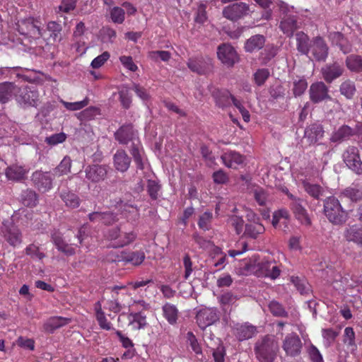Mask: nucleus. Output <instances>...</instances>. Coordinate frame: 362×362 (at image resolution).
Returning <instances> with one entry per match:
<instances>
[{
	"label": "nucleus",
	"mask_w": 362,
	"mask_h": 362,
	"mask_svg": "<svg viewBox=\"0 0 362 362\" xmlns=\"http://www.w3.org/2000/svg\"><path fill=\"white\" fill-rule=\"evenodd\" d=\"M187 65L192 72L199 75L208 74L211 71L213 67L211 59L202 56L189 58Z\"/></svg>",
	"instance_id": "9b49d317"
},
{
	"label": "nucleus",
	"mask_w": 362,
	"mask_h": 362,
	"mask_svg": "<svg viewBox=\"0 0 362 362\" xmlns=\"http://www.w3.org/2000/svg\"><path fill=\"white\" fill-rule=\"evenodd\" d=\"M200 151L208 166L211 167L215 164V157L212 155V152L207 146L204 144L202 145Z\"/></svg>",
	"instance_id": "680f3d73"
},
{
	"label": "nucleus",
	"mask_w": 362,
	"mask_h": 362,
	"mask_svg": "<svg viewBox=\"0 0 362 362\" xmlns=\"http://www.w3.org/2000/svg\"><path fill=\"white\" fill-rule=\"evenodd\" d=\"M323 214L327 220L335 226H342L348 220V213L334 196L323 199Z\"/></svg>",
	"instance_id": "7ed1b4c3"
},
{
	"label": "nucleus",
	"mask_w": 362,
	"mask_h": 362,
	"mask_svg": "<svg viewBox=\"0 0 362 362\" xmlns=\"http://www.w3.org/2000/svg\"><path fill=\"white\" fill-rule=\"evenodd\" d=\"M125 264L130 263L134 266L140 265L145 259V254L142 251L127 252L124 257Z\"/></svg>",
	"instance_id": "a19ab883"
},
{
	"label": "nucleus",
	"mask_w": 362,
	"mask_h": 362,
	"mask_svg": "<svg viewBox=\"0 0 362 362\" xmlns=\"http://www.w3.org/2000/svg\"><path fill=\"white\" fill-rule=\"evenodd\" d=\"M115 139L122 145L131 143L129 153L132 155L137 169L143 170V148L139 139L138 131L132 123L122 124L114 134Z\"/></svg>",
	"instance_id": "f257e3e1"
},
{
	"label": "nucleus",
	"mask_w": 362,
	"mask_h": 362,
	"mask_svg": "<svg viewBox=\"0 0 362 362\" xmlns=\"http://www.w3.org/2000/svg\"><path fill=\"white\" fill-rule=\"evenodd\" d=\"M307 352L312 362H323V358L318 349L313 344L307 348Z\"/></svg>",
	"instance_id": "052dcab7"
},
{
	"label": "nucleus",
	"mask_w": 362,
	"mask_h": 362,
	"mask_svg": "<svg viewBox=\"0 0 362 362\" xmlns=\"http://www.w3.org/2000/svg\"><path fill=\"white\" fill-rule=\"evenodd\" d=\"M212 218L213 214L211 211H205L199 216L198 221L199 227L204 230H209L211 228Z\"/></svg>",
	"instance_id": "5fc2aeb1"
},
{
	"label": "nucleus",
	"mask_w": 362,
	"mask_h": 362,
	"mask_svg": "<svg viewBox=\"0 0 362 362\" xmlns=\"http://www.w3.org/2000/svg\"><path fill=\"white\" fill-rule=\"evenodd\" d=\"M343 236L348 242H352L362 247V226L354 224L345 228Z\"/></svg>",
	"instance_id": "aec40b11"
},
{
	"label": "nucleus",
	"mask_w": 362,
	"mask_h": 362,
	"mask_svg": "<svg viewBox=\"0 0 362 362\" xmlns=\"http://www.w3.org/2000/svg\"><path fill=\"white\" fill-rule=\"evenodd\" d=\"M303 187L305 191L314 199H320L321 197L325 195V190L320 185L305 182Z\"/></svg>",
	"instance_id": "ea45409f"
},
{
	"label": "nucleus",
	"mask_w": 362,
	"mask_h": 362,
	"mask_svg": "<svg viewBox=\"0 0 362 362\" xmlns=\"http://www.w3.org/2000/svg\"><path fill=\"white\" fill-rule=\"evenodd\" d=\"M277 54V49L274 46H267L263 52H261V57L264 64H267Z\"/></svg>",
	"instance_id": "e2e57ef3"
},
{
	"label": "nucleus",
	"mask_w": 362,
	"mask_h": 362,
	"mask_svg": "<svg viewBox=\"0 0 362 362\" xmlns=\"http://www.w3.org/2000/svg\"><path fill=\"white\" fill-rule=\"evenodd\" d=\"M118 238L117 242L113 245V247H122L130 244L136 239V234L133 231H122Z\"/></svg>",
	"instance_id": "37998d69"
},
{
	"label": "nucleus",
	"mask_w": 362,
	"mask_h": 362,
	"mask_svg": "<svg viewBox=\"0 0 362 362\" xmlns=\"http://www.w3.org/2000/svg\"><path fill=\"white\" fill-rule=\"evenodd\" d=\"M279 350V343L272 335L259 337L254 345L255 357L259 362H274Z\"/></svg>",
	"instance_id": "f03ea898"
},
{
	"label": "nucleus",
	"mask_w": 362,
	"mask_h": 362,
	"mask_svg": "<svg viewBox=\"0 0 362 362\" xmlns=\"http://www.w3.org/2000/svg\"><path fill=\"white\" fill-rule=\"evenodd\" d=\"M353 129L347 125H343L337 131L333 133L331 137L332 142H341L354 135Z\"/></svg>",
	"instance_id": "c9c22d12"
},
{
	"label": "nucleus",
	"mask_w": 362,
	"mask_h": 362,
	"mask_svg": "<svg viewBox=\"0 0 362 362\" xmlns=\"http://www.w3.org/2000/svg\"><path fill=\"white\" fill-rule=\"evenodd\" d=\"M251 12H253V10H251L249 4L245 2H238L224 7L222 14L228 20L237 21Z\"/></svg>",
	"instance_id": "39448f33"
},
{
	"label": "nucleus",
	"mask_w": 362,
	"mask_h": 362,
	"mask_svg": "<svg viewBox=\"0 0 362 362\" xmlns=\"http://www.w3.org/2000/svg\"><path fill=\"white\" fill-rule=\"evenodd\" d=\"M344 72L343 64L337 61L327 63L321 69L322 78L328 83L341 77Z\"/></svg>",
	"instance_id": "f8f14e48"
},
{
	"label": "nucleus",
	"mask_w": 362,
	"mask_h": 362,
	"mask_svg": "<svg viewBox=\"0 0 362 362\" xmlns=\"http://www.w3.org/2000/svg\"><path fill=\"white\" fill-rule=\"evenodd\" d=\"M282 348L287 356L296 357L301 353L303 343L299 336L292 332L287 334L283 340Z\"/></svg>",
	"instance_id": "6e6552de"
},
{
	"label": "nucleus",
	"mask_w": 362,
	"mask_h": 362,
	"mask_svg": "<svg viewBox=\"0 0 362 362\" xmlns=\"http://www.w3.org/2000/svg\"><path fill=\"white\" fill-rule=\"evenodd\" d=\"M206 346L212 351V355L215 362H225L224 357L226 355V351L219 339H216L214 345L211 344L210 341L206 340Z\"/></svg>",
	"instance_id": "bb28decb"
},
{
	"label": "nucleus",
	"mask_w": 362,
	"mask_h": 362,
	"mask_svg": "<svg viewBox=\"0 0 362 362\" xmlns=\"http://www.w3.org/2000/svg\"><path fill=\"white\" fill-rule=\"evenodd\" d=\"M345 64L351 72L361 73L362 71V57L355 54H349L346 57Z\"/></svg>",
	"instance_id": "7c9ffc66"
},
{
	"label": "nucleus",
	"mask_w": 362,
	"mask_h": 362,
	"mask_svg": "<svg viewBox=\"0 0 362 362\" xmlns=\"http://www.w3.org/2000/svg\"><path fill=\"white\" fill-rule=\"evenodd\" d=\"M99 115H100V110L98 107L90 106L79 113V118L81 120H91Z\"/></svg>",
	"instance_id": "3c124183"
},
{
	"label": "nucleus",
	"mask_w": 362,
	"mask_h": 362,
	"mask_svg": "<svg viewBox=\"0 0 362 362\" xmlns=\"http://www.w3.org/2000/svg\"><path fill=\"white\" fill-rule=\"evenodd\" d=\"M17 86L13 82L0 83V103L6 104L12 100L17 93Z\"/></svg>",
	"instance_id": "412c9836"
},
{
	"label": "nucleus",
	"mask_w": 362,
	"mask_h": 362,
	"mask_svg": "<svg viewBox=\"0 0 362 362\" xmlns=\"http://www.w3.org/2000/svg\"><path fill=\"white\" fill-rule=\"evenodd\" d=\"M296 48L301 54L308 55L310 52V40L309 37L303 32H298L296 34Z\"/></svg>",
	"instance_id": "c85d7f7f"
},
{
	"label": "nucleus",
	"mask_w": 362,
	"mask_h": 362,
	"mask_svg": "<svg viewBox=\"0 0 362 362\" xmlns=\"http://www.w3.org/2000/svg\"><path fill=\"white\" fill-rule=\"evenodd\" d=\"M77 0H62L61 4L59 6V10L64 13H69L75 9Z\"/></svg>",
	"instance_id": "774afa93"
},
{
	"label": "nucleus",
	"mask_w": 362,
	"mask_h": 362,
	"mask_svg": "<svg viewBox=\"0 0 362 362\" xmlns=\"http://www.w3.org/2000/svg\"><path fill=\"white\" fill-rule=\"evenodd\" d=\"M324 134L323 128L320 124H312L305 130V136L311 144L316 143Z\"/></svg>",
	"instance_id": "2f4dec72"
},
{
	"label": "nucleus",
	"mask_w": 362,
	"mask_h": 362,
	"mask_svg": "<svg viewBox=\"0 0 362 362\" xmlns=\"http://www.w3.org/2000/svg\"><path fill=\"white\" fill-rule=\"evenodd\" d=\"M217 56L218 59L228 67L233 66L238 62L235 49L228 43H223L218 47Z\"/></svg>",
	"instance_id": "ddd939ff"
},
{
	"label": "nucleus",
	"mask_w": 362,
	"mask_h": 362,
	"mask_svg": "<svg viewBox=\"0 0 362 362\" xmlns=\"http://www.w3.org/2000/svg\"><path fill=\"white\" fill-rule=\"evenodd\" d=\"M269 76V71L267 69H259L254 74V80L258 86H262Z\"/></svg>",
	"instance_id": "bf43d9fd"
},
{
	"label": "nucleus",
	"mask_w": 362,
	"mask_h": 362,
	"mask_svg": "<svg viewBox=\"0 0 362 362\" xmlns=\"http://www.w3.org/2000/svg\"><path fill=\"white\" fill-rule=\"evenodd\" d=\"M162 310L163 315L169 324L175 325L177 323L178 310L175 305L167 303L163 306Z\"/></svg>",
	"instance_id": "f704fd0d"
},
{
	"label": "nucleus",
	"mask_w": 362,
	"mask_h": 362,
	"mask_svg": "<svg viewBox=\"0 0 362 362\" xmlns=\"http://www.w3.org/2000/svg\"><path fill=\"white\" fill-rule=\"evenodd\" d=\"M21 201L28 207H34L37 204L38 195L34 190L27 189L22 192Z\"/></svg>",
	"instance_id": "e433bc0d"
},
{
	"label": "nucleus",
	"mask_w": 362,
	"mask_h": 362,
	"mask_svg": "<svg viewBox=\"0 0 362 362\" xmlns=\"http://www.w3.org/2000/svg\"><path fill=\"white\" fill-rule=\"evenodd\" d=\"M265 43V38L262 35H255L250 37L245 44V51L253 52L261 49Z\"/></svg>",
	"instance_id": "c756f323"
},
{
	"label": "nucleus",
	"mask_w": 362,
	"mask_h": 362,
	"mask_svg": "<svg viewBox=\"0 0 362 362\" xmlns=\"http://www.w3.org/2000/svg\"><path fill=\"white\" fill-rule=\"evenodd\" d=\"M22 25H25L28 31L33 35H38L40 36H44L46 34V30L42 31L38 25L39 21L35 20L33 18H29L22 21Z\"/></svg>",
	"instance_id": "4c0bfd02"
},
{
	"label": "nucleus",
	"mask_w": 362,
	"mask_h": 362,
	"mask_svg": "<svg viewBox=\"0 0 362 362\" xmlns=\"http://www.w3.org/2000/svg\"><path fill=\"white\" fill-rule=\"evenodd\" d=\"M339 92L346 99L351 100L356 92V87L354 81L349 78L344 80L339 86Z\"/></svg>",
	"instance_id": "72a5a7b5"
},
{
	"label": "nucleus",
	"mask_w": 362,
	"mask_h": 362,
	"mask_svg": "<svg viewBox=\"0 0 362 362\" xmlns=\"http://www.w3.org/2000/svg\"><path fill=\"white\" fill-rule=\"evenodd\" d=\"M310 100L313 103H319L327 100H332L329 94V88L322 81L311 84L309 88Z\"/></svg>",
	"instance_id": "2eb2a0df"
},
{
	"label": "nucleus",
	"mask_w": 362,
	"mask_h": 362,
	"mask_svg": "<svg viewBox=\"0 0 362 362\" xmlns=\"http://www.w3.org/2000/svg\"><path fill=\"white\" fill-rule=\"evenodd\" d=\"M342 157L350 170L358 175H362V161L357 147L349 146L343 153Z\"/></svg>",
	"instance_id": "423d86ee"
},
{
	"label": "nucleus",
	"mask_w": 362,
	"mask_h": 362,
	"mask_svg": "<svg viewBox=\"0 0 362 362\" xmlns=\"http://www.w3.org/2000/svg\"><path fill=\"white\" fill-rule=\"evenodd\" d=\"M341 199H347L353 203H357L362 200V186L351 185L342 189L339 194Z\"/></svg>",
	"instance_id": "4be33fe9"
},
{
	"label": "nucleus",
	"mask_w": 362,
	"mask_h": 362,
	"mask_svg": "<svg viewBox=\"0 0 362 362\" xmlns=\"http://www.w3.org/2000/svg\"><path fill=\"white\" fill-rule=\"evenodd\" d=\"M55 176L52 172L35 171L31 177L34 186L41 192H47L52 188V182Z\"/></svg>",
	"instance_id": "1a4fd4ad"
},
{
	"label": "nucleus",
	"mask_w": 362,
	"mask_h": 362,
	"mask_svg": "<svg viewBox=\"0 0 362 362\" xmlns=\"http://www.w3.org/2000/svg\"><path fill=\"white\" fill-rule=\"evenodd\" d=\"M71 160L70 157L65 156L60 163L53 169L52 175L55 177H60L68 174L71 170Z\"/></svg>",
	"instance_id": "58836bf2"
},
{
	"label": "nucleus",
	"mask_w": 362,
	"mask_h": 362,
	"mask_svg": "<svg viewBox=\"0 0 362 362\" xmlns=\"http://www.w3.org/2000/svg\"><path fill=\"white\" fill-rule=\"evenodd\" d=\"M119 99L123 108L127 110L132 104V95L129 89L126 86H122L119 91Z\"/></svg>",
	"instance_id": "a18cd8bd"
},
{
	"label": "nucleus",
	"mask_w": 362,
	"mask_h": 362,
	"mask_svg": "<svg viewBox=\"0 0 362 362\" xmlns=\"http://www.w3.org/2000/svg\"><path fill=\"white\" fill-rule=\"evenodd\" d=\"M124 16V10L119 6H115L110 11V17L115 23H122L125 18Z\"/></svg>",
	"instance_id": "6e6d98bb"
},
{
	"label": "nucleus",
	"mask_w": 362,
	"mask_h": 362,
	"mask_svg": "<svg viewBox=\"0 0 362 362\" xmlns=\"http://www.w3.org/2000/svg\"><path fill=\"white\" fill-rule=\"evenodd\" d=\"M232 96L233 95L227 90L220 92L216 98V105L222 108L229 106Z\"/></svg>",
	"instance_id": "864d4df0"
},
{
	"label": "nucleus",
	"mask_w": 362,
	"mask_h": 362,
	"mask_svg": "<svg viewBox=\"0 0 362 362\" xmlns=\"http://www.w3.org/2000/svg\"><path fill=\"white\" fill-rule=\"evenodd\" d=\"M268 307L269 311L274 316L287 317L288 315V312L286 311L284 306L276 300L270 301Z\"/></svg>",
	"instance_id": "de8ad7c7"
},
{
	"label": "nucleus",
	"mask_w": 362,
	"mask_h": 362,
	"mask_svg": "<svg viewBox=\"0 0 362 362\" xmlns=\"http://www.w3.org/2000/svg\"><path fill=\"white\" fill-rule=\"evenodd\" d=\"M71 322L70 318L63 317H52L49 318L44 324V331L47 333H53L57 329H59Z\"/></svg>",
	"instance_id": "a878e982"
},
{
	"label": "nucleus",
	"mask_w": 362,
	"mask_h": 362,
	"mask_svg": "<svg viewBox=\"0 0 362 362\" xmlns=\"http://www.w3.org/2000/svg\"><path fill=\"white\" fill-rule=\"evenodd\" d=\"M310 52L315 60L317 62H325L329 54V47L322 37H313L310 40Z\"/></svg>",
	"instance_id": "9d476101"
},
{
	"label": "nucleus",
	"mask_w": 362,
	"mask_h": 362,
	"mask_svg": "<svg viewBox=\"0 0 362 362\" xmlns=\"http://www.w3.org/2000/svg\"><path fill=\"white\" fill-rule=\"evenodd\" d=\"M300 22L297 15L292 13L286 14L280 22V28L288 37L293 35V33L299 28Z\"/></svg>",
	"instance_id": "f3484780"
},
{
	"label": "nucleus",
	"mask_w": 362,
	"mask_h": 362,
	"mask_svg": "<svg viewBox=\"0 0 362 362\" xmlns=\"http://www.w3.org/2000/svg\"><path fill=\"white\" fill-rule=\"evenodd\" d=\"M308 87V83L305 79L300 78L293 81V88L292 89L295 97L300 96L304 93Z\"/></svg>",
	"instance_id": "13d9d810"
},
{
	"label": "nucleus",
	"mask_w": 362,
	"mask_h": 362,
	"mask_svg": "<svg viewBox=\"0 0 362 362\" xmlns=\"http://www.w3.org/2000/svg\"><path fill=\"white\" fill-rule=\"evenodd\" d=\"M129 317H132L131 323H136L137 329H141L147 325L146 316L141 312L130 313Z\"/></svg>",
	"instance_id": "603ef678"
},
{
	"label": "nucleus",
	"mask_w": 362,
	"mask_h": 362,
	"mask_svg": "<svg viewBox=\"0 0 362 362\" xmlns=\"http://www.w3.org/2000/svg\"><path fill=\"white\" fill-rule=\"evenodd\" d=\"M221 158L226 167L232 168H235L237 165L244 162V156L233 151L224 153L221 156Z\"/></svg>",
	"instance_id": "393cba45"
},
{
	"label": "nucleus",
	"mask_w": 362,
	"mask_h": 362,
	"mask_svg": "<svg viewBox=\"0 0 362 362\" xmlns=\"http://www.w3.org/2000/svg\"><path fill=\"white\" fill-rule=\"evenodd\" d=\"M59 196L67 207L74 209L80 205L81 200L78 196L68 189L62 190Z\"/></svg>",
	"instance_id": "473e14b6"
},
{
	"label": "nucleus",
	"mask_w": 362,
	"mask_h": 362,
	"mask_svg": "<svg viewBox=\"0 0 362 362\" xmlns=\"http://www.w3.org/2000/svg\"><path fill=\"white\" fill-rule=\"evenodd\" d=\"M28 170L23 166L12 165L6 169V176L9 180L20 182L26 178Z\"/></svg>",
	"instance_id": "b1692460"
},
{
	"label": "nucleus",
	"mask_w": 362,
	"mask_h": 362,
	"mask_svg": "<svg viewBox=\"0 0 362 362\" xmlns=\"http://www.w3.org/2000/svg\"><path fill=\"white\" fill-rule=\"evenodd\" d=\"M55 50L54 45L45 42L44 46H40L36 48L35 52L37 54L40 55L45 59H53Z\"/></svg>",
	"instance_id": "8fccbe9b"
},
{
	"label": "nucleus",
	"mask_w": 362,
	"mask_h": 362,
	"mask_svg": "<svg viewBox=\"0 0 362 362\" xmlns=\"http://www.w3.org/2000/svg\"><path fill=\"white\" fill-rule=\"evenodd\" d=\"M16 100L23 108L36 107L39 100V93L34 86L18 88Z\"/></svg>",
	"instance_id": "20e7f679"
},
{
	"label": "nucleus",
	"mask_w": 362,
	"mask_h": 362,
	"mask_svg": "<svg viewBox=\"0 0 362 362\" xmlns=\"http://www.w3.org/2000/svg\"><path fill=\"white\" fill-rule=\"evenodd\" d=\"M288 197L293 200L291 204V209L296 216V218L300 221L302 224L305 226L311 225V220L308 216L307 210L303 206V200L299 198L295 197L292 194L286 192Z\"/></svg>",
	"instance_id": "dca6fc26"
},
{
	"label": "nucleus",
	"mask_w": 362,
	"mask_h": 362,
	"mask_svg": "<svg viewBox=\"0 0 362 362\" xmlns=\"http://www.w3.org/2000/svg\"><path fill=\"white\" fill-rule=\"evenodd\" d=\"M256 327L245 323L236 327L235 335L238 340L243 341L252 338L256 333Z\"/></svg>",
	"instance_id": "cd10ccee"
},
{
	"label": "nucleus",
	"mask_w": 362,
	"mask_h": 362,
	"mask_svg": "<svg viewBox=\"0 0 362 362\" xmlns=\"http://www.w3.org/2000/svg\"><path fill=\"white\" fill-rule=\"evenodd\" d=\"M148 57L155 62H157L158 59L163 62H168L171 57V54L168 51H151L148 52Z\"/></svg>",
	"instance_id": "4d7b16f0"
},
{
	"label": "nucleus",
	"mask_w": 362,
	"mask_h": 362,
	"mask_svg": "<svg viewBox=\"0 0 362 362\" xmlns=\"http://www.w3.org/2000/svg\"><path fill=\"white\" fill-rule=\"evenodd\" d=\"M132 158L123 149H119L113 156V164L115 168L121 173H125L129 168Z\"/></svg>",
	"instance_id": "a211bd4d"
},
{
	"label": "nucleus",
	"mask_w": 362,
	"mask_h": 362,
	"mask_svg": "<svg viewBox=\"0 0 362 362\" xmlns=\"http://www.w3.org/2000/svg\"><path fill=\"white\" fill-rule=\"evenodd\" d=\"M2 232L6 240L12 246L16 247L22 242V234L20 230L13 224L4 226Z\"/></svg>",
	"instance_id": "6ab92c4d"
},
{
	"label": "nucleus",
	"mask_w": 362,
	"mask_h": 362,
	"mask_svg": "<svg viewBox=\"0 0 362 362\" xmlns=\"http://www.w3.org/2000/svg\"><path fill=\"white\" fill-rule=\"evenodd\" d=\"M62 25L55 22V21H50L47 23V32L49 33V37L53 40L54 42L56 41H60L62 38Z\"/></svg>",
	"instance_id": "c03bdc74"
},
{
	"label": "nucleus",
	"mask_w": 362,
	"mask_h": 362,
	"mask_svg": "<svg viewBox=\"0 0 362 362\" xmlns=\"http://www.w3.org/2000/svg\"><path fill=\"white\" fill-rule=\"evenodd\" d=\"M161 189V185L159 182L156 180H148L146 185V190L152 200H156L158 198L159 192Z\"/></svg>",
	"instance_id": "49530a36"
},
{
	"label": "nucleus",
	"mask_w": 362,
	"mask_h": 362,
	"mask_svg": "<svg viewBox=\"0 0 362 362\" xmlns=\"http://www.w3.org/2000/svg\"><path fill=\"white\" fill-rule=\"evenodd\" d=\"M89 100L86 98L84 100L78 102L74 103H69V102H63L64 106L69 110H78L84 107H86L88 104Z\"/></svg>",
	"instance_id": "69168bd1"
},
{
	"label": "nucleus",
	"mask_w": 362,
	"mask_h": 362,
	"mask_svg": "<svg viewBox=\"0 0 362 362\" xmlns=\"http://www.w3.org/2000/svg\"><path fill=\"white\" fill-rule=\"evenodd\" d=\"M66 139V135L64 133L61 132L58 134H54L50 136L46 137L45 141L49 145L54 146L64 142Z\"/></svg>",
	"instance_id": "0e129e2a"
},
{
	"label": "nucleus",
	"mask_w": 362,
	"mask_h": 362,
	"mask_svg": "<svg viewBox=\"0 0 362 362\" xmlns=\"http://www.w3.org/2000/svg\"><path fill=\"white\" fill-rule=\"evenodd\" d=\"M289 217L290 215L287 209H280L276 210L273 213L272 221V226L276 228L281 219H284V223L286 224V221L289 219Z\"/></svg>",
	"instance_id": "09e8293b"
},
{
	"label": "nucleus",
	"mask_w": 362,
	"mask_h": 362,
	"mask_svg": "<svg viewBox=\"0 0 362 362\" xmlns=\"http://www.w3.org/2000/svg\"><path fill=\"white\" fill-rule=\"evenodd\" d=\"M206 5L201 4L199 5L195 16V22L197 23L203 24L207 19Z\"/></svg>",
	"instance_id": "338daca9"
},
{
	"label": "nucleus",
	"mask_w": 362,
	"mask_h": 362,
	"mask_svg": "<svg viewBox=\"0 0 362 362\" xmlns=\"http://www.w3.org/2000/svg\"><path fill=\"white\" fill-rule=\"evenodd\" d=\"M219 319L220 313L216 308L200 309L196 315L197 323L202 329L216 323Z\"/></svg>",
	"instance_id": "0eeeda50"
},
{
	"label": "nucleus",
	"mask_w": 362,
	"mask_h": 362,
	"mask_svg": "<svg viewBox=\"0 0 362 362\" xmlns=\"http://www.w3.org/2000/svg\"><path fill=\"white\" fill-rule=\"evenodd\" d=\"M253 223H247L245 227L244 235L252 239H257L260 234L265 231L264 226L259 222V218H255L253 214Z\"/></svg>",
	"instance_id": "5701e85b"
},
{
	"label": "nucleus",
	"mask_w": 362,
	"mask_h": 362,
	"mask_svg": "<svg viewBox=\"0 0 362 362\" xmlns=\"http://www.w3.org/2000/svg\"><path fill=\"white\" fill-rule=\"evenodd\" d=\"M187 338L192 350L196 354L197 359L203 361L204 356L202 353V349L195 335L192 332H189L187 334Z\"/></svg>",
	"instance_id": "79ce46f5"
},
{
	"label": "nucleus",
	"mask_w": 362,
	"mask_h": 362,
	"mask_svg": "<svg viewBox=\"0 0 362 362\" xmlns=\"http://www.w3.org/2000/svg\"><path fill=\"white\" fill-rule=\"evenodd\" d=\"M109 168L106 165L93 164L85 168L86 178L90 182L98 183L107 177Z\"/></svg>",
	"instance_id": "4468645a"
}]
</instances>
